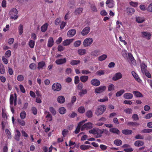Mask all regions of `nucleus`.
<instances>
[{
	"label": "nucleus",
	"mask_w": 152,
	"mask_h": 152,
	"mask_svg": "<svg viewBox=\"0 0 152 152\" xmlns=\"http://www.w3.org/2000/svg\"><path fill=\"white\" fill-rule=\"evenodd\" d=\"M147 10L149 12H152V2L147 7Z\"/></svg>",
	"instance_id": "864d4df0"
},
{
	"label": "nucleus",
	"mask_w": 152,
	"mask_h": 152,
	"mask_svg": "<svg viewBox=\"0 0 152 152\" xmlns=\"http://www.w3.org/2000/svg\"><path fill=\"white\" fill-rule=\"evenodd\" d=\"M58 112L60 114H64L66 112V110L65 107H61L59 108Z\"/></svg>",
	"instance_id": "72a5a7b5"
},
{
	"label": "nucleus",
	"mask_w": 152,
	"mask_h": 152,
	"mask_svg": "<svg viewBox=\"0 0 152 152\" xmlns=\"http://www.w3.org/2000/svg\"><path fill=\"white\" fill-rule=\"evenodd\" d=\"M61 84L58 83H54L52 86V89L54 91H59L61 89Z\"/></svg>",
	"instance_id": "7ed1b4c3"
},
{
	"label": "nucleus",
	"mask_w": 152,
	"mask_h": 152,
	"mask_svg": "<svg viewBox=\"0 0 152 152\" xmlns=\"http://www.w3.org/2000/svg\"><path fill=\"white\" fill-rule=\"evenodd\" d=\"M80 61L79 60H72L71 61L70 64L72 66H74L80 63Z\"/></svg>",
	"instance_id": "2f4dec72"
},
{
	"label": "nucleus",
	"mask_w": 152,
	"mask_h": 152,
	"mask_svg": "<svg viewBox=\"0 0 152 152\" xmlns=\"http://www.w3.org/2000/svg\"><path fill=\"white\" fill-rule=\"evenodd\" d=\"M122 77V75L121 72H117L113 77L112 80L114 81H116L121 79Z\"/></svg>",
	"instance_id": "1a4fd4ad"
},
{
	"label": "nucleus",
	"mask_w": 152,
	"mask_h": 152,
	"mask_svg": "<svg viewBox=\"0 0 152 152\" xmlns=\"http://www.w3.org/2000/svg\"><path fill=\"white\" fill-rule=\"evenodd\" d=\"M48 25V24L47 23L43 25L41 28V31L42 32H45L47 30Z\"/></svg>",
	"instance_id": "aec40b11"
},
{
	"label": "nucleus",
	"mask_w": 152,
	"mask_h": 152,
	"mask_svg": "<svg viewBox=\"0 0 152 152\" xmlns=\"http://www.w3.org/2000/svg\"><path fill=\"white\" fill-rule=\"evenodd\" d=\"M72 41L73 40L72 39H67L63 42V45L64 46H67L69 45L71 42H72Z\"/></svg>",
	"instance_id": "bb28decb"
},
{
	"label": "nucleus",
	"mask_w": 152,
	"mask_h": 152,
	"mask_svg": "<svg viewBox=\"0 0 152 152\" xmlns=\"http://www.w3.org/2000/svg\"><path fill=\"white\" fill-rule=\"evenodd\" d=\"M144 144L143 142L137 140L134 142V145L136 146L139 147L143 145Z\"/></svg>",
	"instance_id": "c756f323"
},
{
	"label": "nucleus",
	"mask_w": 152,
	"mask_h": 152,
	"mask_svg": "<svg viewBox=\"0 0 152 152\" xmlns=\"http://www.w3.org/2000/svg\"><path fill=\"white\" fill-rule=\"evenodd\" d=\"M133 93L134 96L137 97H143V95L140 92L137 91H134Z\"/></svg>",
	"instance_id": "a878e982"
},
{
	"label": "nucleus",
	"mask_w": 152,
	"mask_h": 152,
	"mask_svg": "<svg viewBox=\"0 0 152 152\" xmlns=\"http://www.w3.org/2000/svg\"><path fill=\"white\" fill-rule=\"evenodd\" d=\"M14 99V97L13 95L12 94H11L10 95V104L12 105L13 104V101Z\"/></svg>",
	"instance_id": "e2e57ef3"
},
{
	"label": "nucleus",
	"mask_w": 152,
	"mask_h": 152,
	"mask_svg": "<svg viewBox=\"0 0 152 152\" xmlns=\"http://www.w3.org/2000/svg\"><path fill=\"white\" fill-rule=\"evenodd\" d=\"M128 56L129 59L132 63H134L135 61V60L131 53H129L128 54Z\"/></svg>",
	"instance_id": "8fccbe9b"
},
{
	"label": "nucleus",
	"mask_w": 152,
	"mask_h": 152,
	"mask_svg": "<svg viewBox=\"0 0 152 152\" xmlns=\"http://www.w3.org/2000/svg\"><path fill=\"white\" fill-rule=\"evenodd\" d=\"M90 28L89 26L85 27L82 31V35L83 36H85L87 35L90 31Z\"/></svg>",
	"instance_id": "0eeeda50"
},
{
	"label": "nucleus",
	"mask_w": 152,
	"mask_h": 152,
	"mask_svg": "<svg viewBox=\"0 0 152 152\" xmlns=\"http://www.w3.org/2000/svg\"><path fill=\"white\" fill-rule=\"evenodd\" d=\"M78 54L80 56L85 55L86 53V50L85 49H81L78 50L77 51Z\"/></svg>",
	"instance_id": "7c9ffc66"
},
{
	"label": "nucleus",
	"mask_w": 152,
	"mask_h": 152,
	"mask_svg": "<svg viewBox=\"0 0 152 152\" xmlns=\"http://www.w3.org/2000/svg\"><path fill=\"white\" fill-rule=\"evenodd\" d=\"M35 41L32 40H30L28 43V45L30 48H34L35 45Z\"/></svg>",
	"instance_id": "79ce46f5"
},
{
	"label": "nucleus",
	"mask_w": 152,
	"mask_h": 152,
	"mask_svg": "<svg viewBox=\"0 0 152 152\" xmlns=\"http://www.w3.org/2000/svg\"><path fill=\"white\" fill-rule=\"evenodd\" d=\"M141 69L142 73L144 74V72L147 71V66L145 63H142L141 65Z\"/></svg>",
	"instance_id": "b1692460"
},
{
	"label": "nucleus",
	"mask_w": 152,
	"mask_h": 152,
	"mask_svg": "<svg viewBox=\"0 0 152 152\" xmlns=\"http://www.w3.org/2000/svg\"><path fill=\"white\" fill-rule=\"evenodd\" d=\"M124 98L127 99H130L133 97V94L130 93H126L123 95Z\"/></svg>",
	"instance_id": "2eb2a0df"
},
{
	"label": "nucleus",
	"mask_w": 152,
	"mask_h": 152,
	"mask_svg": "<svg viewBox=\"0 0 152 152\" xmlns=\"http://www.w3.org/2000/svg\"><path fill=\"white\" fill-rule=\"evenodd\" d=\"M140 9L142 11H145L147 10V8L145 5L144 4H141L140 6Z\"/></svg>",
	"instance_id": "680f3d73"
},
{
	"label": "nucleus",
	"mask_w": 152,
	"mask_h": 152,
	"mask_svg": "<svg viewBox=\"0 0 152 152\" xmlns=\"http://www.w3.org/2000/svg\"><path fill=\"white\" fill-rule=\"evenodd\" d=\"M18 11L15 8L12 9L10 12V19L14 20H16L18 18L17 15Z\"/></svg>",
	"instance_id": "f257e3e1"
},
{
	"label": "nucleus",
	"mask_w": 152,
	"mask_h": 152,
	"mask_svg": "<svg viewBox=\"0 0 152 152\" xmlns=\"http://www.w3.org/2000/svg\"><path fill=\"white\" fill-rule=\"evenodd\" d=\"M66 58H60L56 60L55 61V63L58 65H61L66 63Z\"/></svg>",
	"instance_id": "f8f14e48"
},
{
	"label": "nucleus",
	"mask_w": 152,
	"mask_h": 152,
	"mask_svg": "<svg viewBox=\"0 0 152 152\" xmlns=\"http://www.w3.org/2000/svg\"><path fill=\"white\" fill-rule=\"evenodd\" d=\"M74 0H70L68 3V6L71 8L74 4Z\"/></svg>",
	"instance_id": "6e6d98bb"
},
{
	"label": "nucleus",
	"mask_w": 152,
	"mask_h": 152,
	"mask_svg": "<svg viewBox=\"0 0 152 152\" xmlns=\"http://www.w3.org/2000/svg\"><path fill=\"white\" fill-rule=\"evenodd\" d=\"M125 92V91L124 89H121L120 91H117L115 94L116 96L117 97H119L121 96Z\"/></svg>",
	"instance_id": "c9c22d12"
},
{
	"label": "nucleus",
	"mask_w": 152,
	"mask_h": 152,
	"mask_svg": "<svg viewBox=\"0 0 152 152\" xmlns=\"http://www.w3.org/2000/svg\"><path fill=\"white\" fill-rule=\"evenodd\" d=\"M91 83L92 86H98L100 84V81L96 79H92L91 81Z\"/></svg>",
	"instance_id": "6e6552de"
},
{
	"label": "nucleus",
	"mask_w": 152,
	"mask_h": 152,
	"mask_svg": "<svg viewBox=\"0 0 152 152\" xmlns=\"http://www.w3.org/2000/svg\"><path fill=\"white\" fill-rule=\"evenodd\" d=\"M49 110L53 115H56V111L53 107H50L49 108Z\"/></svg>",
	"instance_id": "de8ad7c7"
},
{
	"label": "nucleus",
	"mask_w": 152,
	"mask_h": 152,
	"mask_svg": "<svg viewBox=\"0 0 152 152\" xmlns=\"http://www.w3.org/2000/svg\"><path fill=\"white\" fill-rule=\"evenodd\" d=\"M114 90V86L113 84L109 85L108 87V90L109 91Z\"/></svg>",
	"instance_id": "774afa93"
},
{
	"label": "nucleus",
	"mask_w": 152,
	"mask_h": 152,
	"mask_svg": "<svg viewBox=\"0 0 152 152\" xmlns=\"http://www.w3.org/2000/svg\"><path fill=\"white\" fill-rule=\"evenodd\" d=\"M142 37L144 38H146L148 39H150L151 37V34L149 33L146 31L142 32Z\"/></svg>",
	"instance_id": "9b49d317"
},
{
	"label": "nucleus",
	"mask_w": 152,
	"mask_h": 152,
	"mask_svg": "<svg viewBox=\"0 0 152 152\" xmlns=\"http://www.w3.org/2000/svg\"><path fill=\"white\" fill-rule=\"evenodd\" d=\"M106 108L104 105H101L98 107L97 109L96 110L95 114L97 116L102 114L105 111Z\"/></svg>",
	"instance_id": "f03ea898"
},
{
	"label": "nucleus",
	"mask_w": 152,
	"mask_h": 152,
	"mask_svg": "<svg viewBox=\"0 0 152 152\" xmlns=\"http://www.w3.org/2000/svg\"><path fill=\"white\" fill-rule=\"evenodd\" d=\"M86 116L88 118H91L92 116V112L91 110L88 111L86 113Z\"/></svg>",
	"instance_id": "a18cd8bd"
},
{
	"label": "nucleus",
	"mask_w": 152,
	"mask_h": 152,
	"mask_svg": "<svg viewBox=\"0 0 152 152\" xmlns=\"http://www.w3.org/2000/svg\"><path fill=\"white\" fill-rule=\"evenodd\" d=\"M76 33V30L75 29H72L68 31L67 36L69 37H72Z\"/></svg>",
	"instance_id": "9d476101"
},
{
	"label": "nucleus",
	"mask_w": 152,
	"mask_h": 152,
	"mask_svg": "<svg viewBox=\"0 0 152 152\" xmlns=\"http://www.w3.org/2000/svg\"><path fill=\"white\" fill-rule=\"evenodd\" d=\"M132 74L134 78L139 83H141V80L138 77V75L134 71H132Z\"/></svg>",
	"instance_id": "4be33fe9"
},
{
	"label": "nucleus",
	"mask_w": 152,
	"mask_h": 152,
	"mask_svg": "<svg viewBox=\"0 0 152 152\" xmlns=\"http://www.w3.org/2000/svg\"><path fill=\"white\" fill-rule=\"evenodd\" d=\"M31 110L32 113L34 115H36L37 113V111L36 108L34 107H32L31 108Z\"/></svg>",
	"instance_id": "052dcab7"
},
{
	"label": "nucleus",
	"mask_w": 152,
	"mask_h": 152,
	"mask_svg": "<svg viewBox=\"0 0 152 152\" xmlns=\"http://www.w3.org/2000/svg\"><path fill=\"white\" fill-rule=\"evenodd\" d=\"M126 11L128 15H131L134 12V10L132 8L128 7L126 9Z\"/></svg>",
	"instance_id": "5701e85b"
},
{
	"label": "nucleus",
	"mask_w": 152,
	"mask_h": 152,
	"mask_svg": "<svg viewBox=\"0 0 152 152\" xmlns=\"http://www.w3.org/2000/svg\"><path fill=\"white\" fill-rule=\"evenodd\" d=\"M92 125V124L90 122L85 124L81 127V130L83 131L85 129H92L93 128Z\"/></svg>",
	"instance_id": "39448f33"
},
{
	"label": "nucleus",
	"mask_w": 152,
	"mask_h": 152,
	"mask_svg": "<svg viewBox=\"0 0 152 152\" xmlns=\"http://www.w3.org/2000/svg\"><path fill=\"white\" fill-rule=\"evenodd\" d=\"M19 88L20 91L22 93H25L26 90L23 85L21 84H20L19 85Z\"/></svg>",
	"instance_id": "338daca9"
},
{
	"label": "nucleus",
	"mask_w": 152,
	"mask_h": 152,
	"mask_svg": "<svg viewBox=\"0 0 152 152\" xmlns=\"http://www.w3.org/2000/svg\"><path fill=\"white\" fill-rule=\"evenodd\" d=\"M114 143L117 146H119L121 145L122 143L121 140L119 139H116L114 141Z\"/></svg>",
	"instance_id": "e433bc0d"
},
{
	"label": "nucleus",
	"mask_w": 152,
	"mask_h": 152,
	"mask_svg": "<svg viewBox=\"0 0 152 152\" xmlns=\"http://www.w3.org/2000/svg\"><path fill=\"white\" fill-rule=\"evenodd\" d=\"M54 40L53 38L52 37L49 38L48 41L47 46L49 47H52L53 45Z\"/></svg>",
	"instance_id": "a211bd4d"
},
{
	"label": "nucleus",
	"mask_w": 152,
	"mask_h": 152,
	"mask_svg": "<svg viewBox=\"0 0 152 152\" xmlns=\"http://www.w3.org/2000/svg\"><path fill=\"white\" fill-rule=\"evenodd\" d=\"M91 147L90 145H80V148L81 150L85 151Z\"/></svg>",
	"instance_id": "c85d7f7f"
},
{
	"label": "nucleus",
	"mask_w": 152,
	"mask_h": 152,
	"mask_svg": "<svg viewBox=\"0 0 152 152\" xmlns=\"http://www.w3.org/2000/svg\"><path fill=\"white\" fill-rule=\"evenodd\" d=\"M18 30L19 31V34L21 35L23 32V26L22 25L20 24V25L18 28Z\"/></svg>",
	"instance_id": "37998d69"
},
{
	"label": "nucleus",
	"mask_w": 152,
	"mask_h": 152,
	"mask_svg": "<svg viewBox=\"0 0 152 152\" xmlns=\"http://www.w3.org/2000/svg\"><path fill=\"white\" fill-rule=\"evenodd\" d=\"M83 8L82 7H79L75 9L74 12L75 15H81L83 11Z\"/></svg>",
	"instance_id": "dca6fc26"
},
{
	"label": "nucleus",
	"mask_w": 152,
	"mask_h": 152,
	"mask_svg": "<svg viewBox=\"0 0 152 152\" xmlns=\"http://www.w3.org/2000/svg\"><path fill=\"white\" fill-rule=\"evenodd\" d=\"M69 132L68 130L66 129H64L63 130L62 132L63 136L64 137H65L66 135Z\"/></svg>",
	"instance_id": "5fc2aeb1"
},
{
	"label": "nucleus",
	"mask_w": 152,
	"mask_h": 152,
	"mask_svg": "<svg viewBox=\"0 0 152 152\" xmlns=\"http://www.w3.org/2000/svg\"><path fill=\"white\" fill-rule=\"evenodd\" d=\"M152 132V129H144L142 130L141 132L142 133H149L151 132Z\"/></svg>",
	"instance_id": "13d9d810"
},
{
	"label": "nucleus",
	"mask_w": 152,
	"mask_h": 152,
	"mask_svg": "<svg viewBox=\"0 0 152 152\" xmlns=\"http://www.w3.org/2000/svg\"><path fill=\"white\" fill-rule=\"evenodd\" d=\"M24 77L22 75H18L17 77V80L20 82L24 80Z\"/></svg>",
	"instance_id": "bf43d9fd"
},
{
	"label": "nucleus",
	"mask_w": 152,
	"mask_h": 152,
	"mask_svg": "<svg viewBox=\"0 0 152 152\" xmlns=\"http://www.w3.org/2000/svg\"><path fill=\"white\" fill-rule=\"evenodd\" d=\"M136 21L139 23H141L145 21V20L143 18L138 17L136 18Z\"/></svg>",
	"instance_id": "58836bf2"
},
{
	"label": "nucleus",
	"mask_w": 152,
	"mask_h": 152,
	"mask_svg": "<svg viewBox=\"0 0 152 152\" xmlns=\"http://www.w3.org/2000/svg\"><path fill=\"white\" fill-rule=\"evenodd\" d=\"M88 76L86 75L82 76L80 78V81L83 83L86 82L88 80Z\"/></svg>",
	"instance_id": "393cba45"
},
{
	"label": "nucleus",
	"mask_w": 152,
	"mask_h": 152,
	"mask_svg": "<svg viewBox=\"0 0 152 152\" xmlns=\"http://www.w3.org/2000/svg\"><path fill=\"white\" fill-rule=\"evenodd\" d=\"M110 132L112 133L116 134L118 135L120 134V131L117 128H112L110 129Z\"/></svg>",
	"instance_id": "412c9836"
},
{
	"label": "nucleus",
	"mask_w": 152,
	"mask_h": 152,
	"mask_svg": "<svg viewBox=\"0 0 152 152\" xmlns=\"http://www.w3.org/2000/svg\"><path fill=\"white\" fill-rule=\"evenodd\" d=\"M93 39L91 38L88 37L85 39L83 44L85 47H87L90 45L93 42Z\"/></svg>",
	"instance_id": "20e7f679"
},
{
	"label": "nucleus",
	"mask_w": 152,
	"mask_h": 152,
	"mask_svg": "<svg viewBox=\"0 0 152 152\" xmlns=\"http://www.w3.org/2000/svg\"><path fill=\"white\" fill-rule=\"evenodd\" d=\"M20 116L22 119H25L26 116V112L24 111H22L20 113Z\"/></svg>",
	"instance_id": "49530a36"
},
{
	"label": "nucleus",
	"mask_w": 152,
	"mask_h": 152,
	"mask_svg": "<svg viewBox=\"0 0 152 152\" xmlns=\"http://www.w3.org/2000/svg\"><path fill=\"white\" fill-rule=\"evenodd\" d=\"M106 4V5L109 8H111L114 6V3L113 0H107Z\"/></svg>",
	"instance_id": "6ab92c4d"
},
{
	"label": "nucleus",
	"mask_w": 152,
	"mask_h": 152,
	"mask_svg": "<svg viewBox=\"0 0 152 152\" xmlns=\"http://www.w3.org/2000/svg\"><path fill=\"white\" fill-rule=\"evenodd\" d=\"M57 100L59 103L62 104L65 102V99L64 96H60L58 97Z\"/></svg>",
	"instance_id": "f3484780"
},
{
	"label": "nucleus",
	"mask_w": 152,
	"mask_h": 152,
	"mask_svg": "<svg viewBox=\"0 0 152 152\" xmlns=\"http://www.w3.org/2000/svg\"><path fill=\"white\" fill-rule=\"evenodd\" d=\"M29 68L32 70H35L37 68V65L35 64L32 63L30 64Z\"/></svg>",
	"instance_id": "c03bdc74"
},
{
	"label": "nucleus",
	"mask_w": 152,
	"mask_h": 152,
	"mask_svg": "<svg viewBox=\"0 0 152 152\" xmlns=\"http://www.w3.org/2000/svg\"><path fill=\"white\" fill-rule=\"evenodd\" d=\"M107 57L106 54H103L98 57V60L100 61H102L105 60Z\"/></svg>",
	"instance_id": "473e14b6"
},
{
	"label": "nucleus",
	"mask_w": 152,
	"mask_h": 152,
	"mask_svg": "<svg viewBox=\"0 0 152 152\" xmlns=\"http://www.w3.org/2000/svg\"><path fill=\"white\" fill-rule=\"evenodd\" d=\"M77 110L80 113H83L85 112V110L84 107L81 106L78 108Z\"/></svg>",
	"instance_id": "a19ab883"
},
{
	"label": "nucleus",
	"mask_w": 152,
	"mask_h": 152,
	"mask_svg": "<svg viewBox=\"0 0 152 152\" xmlns=\"http://www.w3.org/2000/svg\"><path fill=\"white\" fill-rule=\"evenodd\" d=\"M124 112L127 114H130L132 113V110L131 108H128L125 109Z\"/></svg>",
	"instance_id": "3c124183"
},
{
	"label": "nucleus",
	"mask_w": 152,
	"mask_h": 152,
	"mask_svg": "<svg viewBox=\"0 0 152 152\" xmlns=\"http://www.w3.org/2000/svg\"><path fill=\"white\" fill-rule=\"evenodd\" d=\"M81 43V41L80 40H77L74 43V45L76 47H77L80 46Z\"/></svg>",
	"instance_id": "603ef678"
},
{
	"label": "nucleus",
	"mask_w": 152,
	"mask_h": 152,
	"mask_svg": "<svg viewBox=\"0 0 152 152\" xmlns=\"http://www.w3.org/2000/svg\"><path fill=\"white\" fill-rule=\"evenodd\" d=\"M11 55V52L10 50H9L6 51L5 53V57L9 58Z\"/></svg>",
	"instance_id": "0e129e2a"
},
{
	"label": "nucleus",
	"mask_w": 152,
	"mask_h": 152,
	"mask_svg": "<svg viewBox=\"0 0 152 152\" xmlns=\"http://www.w3.org/2000/svg\"><path fill=\"white\" fill-rule=\"evenodd\" d=\"M106 88V87L105 86H101L95 88V92L98 94L101 93L104 91Z\"/></svg>",
	"instance_id": "423d86ee"
},
{
	"label": "nucleus",
	"mask_w": 152,
	"mask_h": 152,
	"mask_svg": "<svg viewBox=\"0 0 152 152\" xmlns=\"http://www.w3.org/2000/svg\"><path fill=\"white\" fill-rule=\"evenodd\" d=\"M127 124L129 126H134L139 125V124L136 122L129 121L127 123Z\"/></svg>",
	"instance_id": "ea45409f"
},
{
	"label": "nucleus",
	"mask_w": 152,
	"mask_h": 152,
	"mask_svg": "<svg viewBox=\"0 0 152 152\" xmlns=\"http://www.w3.org/2000/svg\"><path fill=\"white\" fill-rule=\"evenodd\" d=\"M47 113V115L46 116L45 118H50L49 121H51L52 119V116L50 113L49 112H46Z\"/></svg>",
	"instance_id": "4d7b16f0"
},
{
	"label": "nucleus",
	"mask_w": 152,
	"mask_h": 152,
	"mask_svg": "<svg viewBox=\"0 0 152 152\" xmlns=\"http://www.w3.org/2000/svg\"><path fill=\"white\" fill-rule=\"evenodd\" d=\"M5 72V68L3 65L0 64V73L1 74H4Z\"/></svg>",
	"instance_id": "f704fd0d"
},
{
	"label": "nucleus",
	"mask_w": 152,
	"mask_h": 152,
	"mask_svg": "<svg viewBox=\"0 0 152 152\" xmlns=\"http://www.w3.org/2000/svg\"><path fill=\"white\" fill-rule=\"evenodd\" d=\"M122 133L126 135H128L132 134V131L131 130L124 129L122 130Z\"/></svg>",
	"instance_id": "cd10ccee"
},
{
	"label": "nucleus",
	"mask_w": 152,
	"mask_h": 152,
	"mask_svg": "<svg viewBox=\"0 0 152 152\" xmlns=\"http://www.w3.org/2000/svg\"><path fill=\"white\" fill-rule=\"evenodd\" d=\"M99 50H95L91 53V55L92 56H96L99 55Z\"/></svg>",
	"instance_id": "4c0bfd02"
},
{
	"label": "nucleus",
	"mask_w": 152,
	"mask_h": 152,
	"mask_svg": "<svg viewBox=\"0 0 152 152\" xmlns=\"http://www.w3.org/2000/svg\"><path fill=\"white\" fill-rule=\"evenodd\" d=\"M103 131L101 129H96L94 136L96 138H98L101 137L102 134L103 133Z\"/></svg>",
	"instance_id": "4468645a"
},
{
	"label": "nucleus",
	"mask_w": 152,
	"mask_h": 152,
	"mask_svg": "<svg viewBox=\"0 0 152 152\" xmlns=\"http://www.w3.org/2000/svg\"><path fill=\"white\" fill-rule=\"evenodd\" d=\"M91 10L93 12H97V9L96 8L95 5L94 4L91 5Z\"/></svg>",
	"instance_id": "69168bd1"
},
{
	"label": "nucleus",
	"mask_w": 152,
	"mask_h": 152,
	"mask_svg": "<svg viewBox=\"0 0 152 152\" xmlns=\"http://www.w3.org/2000/svg\"><path fill=\"white\" fill-rule=\"evenodd\" d=\"M46 66V64L45 62L44 61H41L39 62L38 64L37 69L40 70L41 69H42L43 67Z\"/></svg>",
	"instance_id": "ddd939ff"
},
{
	"label": "nucleus",
	"mask_w": 152,
	"mask_h": 152,
	"mask_svg": "<svg viewBox=\"0 0 152 152\" xmlns=\"http://www.w3.org/2000/svg\"><path fill=\"white\" fill-rule=\"evenodd\" d=\"M5 131L8 138L9 139L11 138L12 136L10 132L9 131V130L8 129H5Z\"/></svg>",
	"instance_id": "09e8293b"
}]
</instances>
